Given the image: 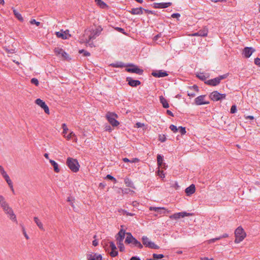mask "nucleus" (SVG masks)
<instances>
[{"mask_svg":"<svg viewBox=\"0 0 260 260\" xmlns=\"http://www.w3.org/2000/svg\"><path fill=\"white\" fill-rule=\"evenodd\" d=\"M124 242L127 244H131L130 245L131 247H136L139 249H142L143 247L141 242L134 237L132 233L129 232L127 233Z\"/></svg>","mask_w":260,"mask_h":260,"instance_id":"f257e3e1","label":"nucleus"},{"mask_svg":"<svg viewBox=\"0 0 260 260\" xmlns=\"http://www.w3.org/2000/svg\"><path fill=\"white\" fill-rule=\"evenodd\" d=\"M66 165L74 173H77L79 171L80 165L77 159L72 157H68L67 159Z\"/></svg>","mask_w":260,"mask_h":260,"instance_id":"f03ea898","label":"nucleus"},{"mask_svg":"<svg viewBox=\"0 0 260 260\" xmlns=\"http://www.w3.org/2000/svg\"><path fill=\"white\" fill-rule=\"evenodd\" d=\"M235 243H239L242 241L246 236V234L245 232L244 229L241 226L237 228L235 231Z\"/></svg>","mask_w":260,"mask_h":260,"instance_id":"7ed1b4c3","label":"nucleus"},{"mask_svg":"<svg viewBox=\"0 0 260 260\" xmlns=\"http://www.w3.org/2000/svg\"><path fill=\"white\" fill-rule=\"evenodd\" d=\"M106 117L112 126H117L119 124L118 121L116 119L118 118V115L116 113L108 112L106 114Z\"/></svg>","mask_w":260,"mask_h":260,"instance_id":"20e7f679","label":"nucleus"},{"mask_svg":"<svg viewBox=\"0 0 260 260\" xmlns=\"http://www.w3.org/2000/svg\"><path fill=\"white\" fill-rule=\"evenodd\" d=\"M125 71L128 73H135L141 75L143 74V70L139 68L137 66L133 63H128L126 65Z\"/></svg>","mask_w":260,"mask_h":260,"instance_id":"39448f33","label":"nucleus"},{"mask_svg":"<svg viewBox=\"0 0 260 260\" xmlns=\"http://www.w3.org/2000/svg\"><path fill=\"white\" fill-rule=\"evenodd\" d=\"M103 28L101 26H98L95 29H92V31H91L90 35L88 37V42L92 39H95L96 36H99Z\"/></svg>","mask_w":260,"mask_h":260,"instance_id":"423d86ee","label":"nucleus"},{"mask_svg":"<svg viewBox=\"0 0 260 260\" xmlns=\"http://www.w3.org/2000/svg\"><path fill=\"white\" fill-rule=\"evenodd\" d=\"M35 103L40 106L45 111L46 114H49V109L48 106L46 104L45 102H44L40 99H37L35 101Z\"/></svg>","mask_w":260,"mask_h":260,"instance_id":"0eeeda50","label":"nucleus"},{"mask_svg":"<svg viewBox=\"0 0 260 260\" xmlns=\"http://www.w3.org/2000/svg\"><path fill=\"white\" fill-rule=\"evenodd\" d=\"M192 214L190 213H187L186 212H182L175 213L173 215L170 216V218L171 219H177L180 218V217H184L185 216H189L191 215Z\"/></svg>","mask_w":260,"mask_h":260,"instance_id":"6e6552de","label":"nucleus"},{"mask_svg":"<svg viewBox=\"0 0 260 260\" xmlns=\"http://www.w3.org/2000/svg\"><path fill=\"white\" fill-rule=\"evenodd\" d=\"M206 95H201L197 98H196L194 100V103L197 105H207L210 103L208 101H205L204 98H205Z\"/></svg>","mask_w":260,"mask_h":260,"instance_id":"1a4fd4ad","label":"nucleus"},{"mask_svg":"<svg viewBox=\"0 0 260 260\" xmlns=\"http://www.w3.org/2000/svg\"><path fill=\"white\" fill-rule=\"evenodd\" d=\"M126 234L127 233L125 232L124 229H121L115 236L117 242H122Z\"/></svg>","mask_w":260,"mask_h":260,"instance_id":"9d476101","label":"nucleus"},{"mask_svg":"<svg viewBox=\"0 0 260 260\" xmlns=\"http://www.w3.org/2000/svg\"><path fill=\"white\" fill-rule=\"evenodd\" d=\"M151 75L155 78H161L168 76L167 72L162 70L153 71L151 73Z\"/></svg>","mask_w":260,"mask_h":260,"instance_id":"9b49d317","label":"nucleus"},{"mask_svg":"<svg viewBox=\"0 0 260 260\" xmlns=\"http://www.w3.org/2000/svg\"><path fill=\"white\" fill-rule=\"evenodd\" d=\"M128 85L133 87H136L141 84V82L138 80H134L132 78L128 77L126 78Z\"/></svg>","mask_w":260,"mask_h":260,"instance_id":"f8f14e48","label":"nucleus"},{"mask_svg":"<svg viewBox=\"0 0 260 260\" xmlns=\"http://www.w3.org/2000/svg\"><path fill=\"white\" fill-rule=\"evenodd\" d=\"M255 51V49L252 47H246L243 50L242 54L244 55L245 58H249L252 54Z\"/></svg>","mask_w":260,"mask_h":260,"instance_id":"ddd939ff","label":"nucleus"},{"mask_svg":"<svg viewBox=\"0 0 260 260\" xmlns=\"http://www.w3.org/2000/svg\"><path fill=\"white\" fill-rule=\"evenodd\" d=\"M172 5V3H153V7L155 9H163L167 8Z\"/></svg>","mask_w":260,"mask_h":260,"instance_id":"4468645a","label":"nucleus"},{"mask_svg":"<svg viewBox=\"0 0 260 260\" xmlns=\"http://www.w3.org/2000/svg\"><path fill=\"white\" fill-rule=\"evenodd\" d=\"M5 213L10 216V218L14 221H16V217L14 214L12 209L8 206V208H6V209H3Z\"/></svg>","mask_w":260,"mask_h":260,"instance_id":"2eb2a0df","label":"nucleus"},{"mask_svg":"<svg viewBox=\"0 0 260 260\" xmlns=\"http://www.w3.org/2000/svg\"><path fill=\"white\" fill-rule=\"evenodd\" d=\"M144 8L140 7L139 8H133L131 10H127V12L132 15H142Z\"/></svg>","mask_w":260,"mask_h":260,"instance_id":"dca6fc26","label":"nucleus"},{"mask_svg":"<svg viewBox=\"0 0 260 260\" xmlns=\"http://www.w3.org/2000/svg\"><path fill=\"white\" fill-rule=\"evenodd\" d=\"M209 98L214 102L220 101V93L216 90L213 91L210 94Z\"/></svg>","mask_w":260,"mask_h":260,"instance_id":"f3484780","label":"nucleus"},{"mask_svg":"<svg viewBox=\"0 0 260 260\" xmlns=\"http://www.w3.org/2000/svg\"><path fill=\"white\" fill-rule=\"evenodd\" d=\"M87 259L88 260H103V257L101 254L95 253L93 254H87Z\"/></svg>","mask_w":260,"mask_h":260,"instance_id":"a211bd4d","label":"nucleus"},{"mask_svg":"<svg viewBox=\"0 0 260 260\" xmlns=\"http://www.w3.org/2000/svg\"><path fill=\"white\" fill-rule=\"evenodd\" d=\"M219 83L220 82L217 77L208 80L205 82V84L212 86H216L219 84Z\"/></svg>","mask_w":260,"mask_h":260,"instance_id":"6ab92c4d","label":"nucleus"},{"mask_svg":"<svg viewBox=\"0 0 260 260\" xmlns=\"http://www.w3.org/2000/svg\"><path fill=\"white\" fill-rule=\"evenodd\" d=\"M195 191H196V187H195V185L193 184H191L189 186L187 187L185 190V193L187 196H191V194H192L193 193H194Z\"/></svg>","mask_w":260,"mask_h":260,"instance_id":"aec40b11","label":"nucleus"},{"mask_svg":"<svg viewBox=\"0 0 260 260\" xmlns=\"http://www.w3.org/2000/svg\"><path fill=\"white\" fill-rule=\"evenodd\" d=\"M163 157L164 156L161 154H157V165L158 167H162L165 169H166V165L165 163L163 162Z\"/></svg>","mask_w":260,"mask_h":260,"instance_id":"412c9836","label":"nucleus"},{"mask_svg":"<svg viewBox=\"0 0 260 260\" xmlns=\"http://www.w3.org/2000/svg\"><path fill=\"white\" fill-rule=\"evenodd\" d=\"M208 30L206 28L200 29L197 32L194 33L192 36H201V37H206L208 35Z\"/></svg>","mask_w":260,"mask_h":260,"instance_id":"4be33fe9","label":"nucleus"},{"mask_svg":"<svg viewBox=\"0 0 260 260\" xmlns=\"http://www.w3.org/2000/svg\"><path fill=\"white\" fill-rule=\"evenodd\" d=\"M159 101L164 108L167 109L169 108V104L168 101L162 95L159 96Z\"/></svg>","mask_w":260,"mask_h":260,"instance_id":"5701e85b","label":"nucleus"},{"mask_svg":"<svg viewBox=\"0 0 260 260\" xmlns=\"http://www.w3.org/2000/svg\"><path fill=\"white\" fill-rule=\"evenodd\" d=\"M96 5L102 9H108L109 6L102 0H94Z\"/></svg>","mask_w":260,"mask_h":260,"instance_id":"b1692460","label":"nucleus"},{"mask_svg":"<svg viewBox=\"0 0 260 260\" xmlns=\"http://www.w3.org/2000/svg\"><path fill=\"white\" fill-rule=\"evenodd\" d=\"M49 162L51 164V165L53 167V169L55 172L58 173L60 171V169L59 168L58 165L56 162H55L54 160L50 159Z\"/></svg>","mask_w":260,"mask_h":260,"instance_id":"393cba45","label":"nucleus"},{"mask_svg":"<svg viewBox=\"0 0 260 260\" xmlns=\"http://www.w3.org/2000/svg\"><path fill=\"white\" fill-rule=\"evenodd\" d=\"M12 9L13 10V12L15 17L20 22H23L24 19L21 15L18 13L14 8H12Z\"/></svg>","mask_w":260,"mask_h":260,"instance_id":"a878e982","label":"nucleus"},{"mask_svg":"<svg viewBox=\"0 0 260 260\" xmlns=\"http://www.w3.org/2000/svg\"><path fill=\"white\" fill-rule=\"evenodd\" d=\"M111 66L114 68H123L126 67V65H125L122 62H117L116 63H112L110 64Z\"/></svg>","mask_w":260,"mask_h":260,"instance_id":"bb28decb","label":"nucleus"},{"mask_svg":"<svg viewBox=\"0 0 260 260\" xmlns=\"http://www.w3.org/2000/svg\"><path fill=\"white\" fill-rule=\"evenodd\" d=\"M124 183H125V184L126 186L131 187V188H134V189L135 188V186L134 185L133 182L130 179H129L128 178H126L124 180Z\"/></svg>","mask_w":260,"mask_h":260,"instance_id":"cd10ccee","label":"nucleus"},{"mask_svg":"<svg viewBox=\"0 0 260 260\" xmlns=\"http://www.w3.org/2000/svg\"><path fill=\"white\" fill-rule=\"evenodd\" d=\"M34 221L37 224L39 228L40 229L42 230H44L43 226L42 223L40 221L39 218L37 217H35L34 218Z\"/></svg>","mask_w":260,"mask_h":260,"instance_id":"c85d7f7f","label":"nucleus"},{"mask_svg":"<svg viewBox=\"0 0 260 260\" xmlns=\"http://www.w3.org/2000/svg\"><path fill=\"white\" fill-rule=\"evenodd\" d=\"M55 34L57 38H61L62 39H67L68 37L65 35L62 31H57L55 32Z\"/></svg>","mask_w":260,"mask_h":260,"instance_id":"c756f323","label":"nucleus"},{"mask_svg":"<svg viewBox=\"0 0 260 260\" xmlns=\"http://www.w3.org/2000/svg\"><path fill=\"white\" fill-rule=\"evenodd\" d=\"M142 241L143 244L146 247H148V246L149 245L148 243H150L151 242L149 240L148 238H147L146 236H143L142 238Z\"/></svg>","mask_w":260,"mask_h":260,"instance_id":"7c9ffc66","label":"nucleus"},{"mask_svg":"<svg viewBox=\"0 0 260 260\" xmlns=\"http://www.w3.org/2000/svg\"><path fill=\"white\" fill-rule=\"evenodd\" d=\"M196 77L197 78H198L201 81H204V82L207 81L206 80L207 78L206 77V76L204 75V73H198V74L196 75Z\"/></svg>","mask_w":260,"mask_h":260,"instance_id":"2f4dec72","label":"nucleus"},{"mask_svg":"<svg viewBox=\"0 0 260 260\" xmlns=\"http://www.w3.org/2000/svg\"><path fill=\"white\" fill-rule=\"evenodd\" d=\"M149 245L147 247H149L151 249H158L159 248V247L156 245L154 242H150V243H148Z\"/></svg>","mask_w":260,"mask_h":260,"instance_id":"473e14b6","label":"nucleus"},{"mask_svg":"<svg viewBox=\"0 0 260 260\" xmlns=\"http://www.w3.org/2000/svg\"><path fill=\"white\" fill-rule=\"evenodd\" d=\"M4 178L5 179V180L6 181V182H7V183L9 185V187L10 188H12L13 183H12V181L10 179V177L8 176V175H7L6 176H5V177H4Z\"/></svg>","mask_w":260,"mask_h":260,"instance_id":"72a5a7b5","label":"nucleus"},{"mask_svg":"<svg viewBox=\"0 0 260 260\" xmlns=\"http://www.w3.org/2000/svg\"><path fill=\"white\" fill-rule=\"evenodd\" d=\"M4 178L5 179V180L6 181V182H7V183L9 185V187L10 188H12L13 183H12V181L10 179V177L8 176V175H7L6 176H5V177H4Z\"/></svg>","mask_w":260,"mask_h":260,"instance_id":"f704fd0d","label":"nucleus"},{"mask_svg":"<svg viewBox=\"0 0 260 260\" xmlns=\"http://www.w3.org/2000/svg\"><path fill=\"white\" fill-rule=\"evenodd\" d=\"M54 51L56 55H61L64 50L61 48L55 47Z\"/></svg>","mask_w":260,"mask_h":260,"instance_id":"c9c22d12","label":"nucleus"},{"mask_svg":"<svg viewBox=\"0 0 260 260\" xmlns=\"http://www.w3.org/2000/svg\"><path fill=\"white\" fill-rule=\"evenodd\" d=\"M153 258L154 259H161L165 257V255L162 254H156L153 253L152 254Z\"/></svg>","mask_w":260,"mask_h":260,"instance_id":"e433bc0d","label":"nucleus"},{"mask_svg":"<svg viewBox=\"0 0 260 260\" xmlns=\"http://www.w3.org/2000/svg\"><path fill=\"white\" fill-rule=\"evenodd\" d=\"M117 244L118 245V247L119 249V251L121 252H123L125 250V247L124 244L122 242H117Z\"/></svg>","mask_w":260,"mask_h":260,"instance_id":"4c0bfd02","label":"nucleus"},{"mask_svg":"<svg viewBox=\"0 0 260 260\" xmlns=\"http://www.w3.org/2000/svg\"><path fill=\"white\" fill-rule=\"evenodd\" d=\"M79 53L80 54L83 53V56H89L90 55V53L89 52H88L84 49L80 50L79 51Z\"/></svg>","mask_w":260,"mask_h":260,"instance_id":"58836bf2","label":"nucleus"},{"mask_svg":"<svg viewBox=\"0 0 260 260\" xmlns=\"http://www.w3.org/2000/svg\"><path fill=\"white\" fill-rule=\"evenodd\" d=\"M178 131H179V132L180 133V134L182 135H185L186 133V128L185 127H183V126H179L178 128Z\"/></svg>","mask_w":260,"mask_h":260,"instance_id":"ea45409f","label":"nucleus"},{"mask_svg":"<svg viewBox=\"0 0 260 260\" xmlns=\"http://www.w3.org/2000/svg\"><path fill=\"white\" fill-rule=\"evenodd\" d=\"M118 252L117 249L111 250V252L109 253V254L111 257H115L118 255Z\"/></svg>","mask_w":260,"mask_h":260,"instance_id":"a19ab883","label":"nucleus"},{"mask_svg":"<svg viewBox=\"0 0 260 260\" xmlns=\"http://www.w3.org/2000/svg\"><path fill=\"white\" fill-rule=\"evenodd\" d=\"M229 75V73H226L222 75H220L218 77H217V78L219 80V82H220L221 80L226 79L228 77Z\"/></svg>","mask_w":260,"mask_h":260,"instance_id":"79ce46f5","label":"nucleus"},{"mask_svg":"<svg viewBox=\"0 0 260 260\" xmlns=\"http://www.w3.org/2000/svg\"><path fill=\"white\" fill-rule=\"evenodd\" d=\"M149 210L151 211L154 210L156 212H157L159 210H166V208L164 207H150L149 208Z\"/></svg>","mask_w":260,"mask_h":260,"instance_id":"37998d69","label":"nucleus"},{"mask_svg":"<svg viewBox=\"0 0 260 260\" xmlns=\"http://www.w3.org/2000/svg\"><path fill=\"white\" fill-rule=\"evenodd\" d=\"M170 129L173 132V133H177L178 131V128L177 127V126L175 125H173V124H171L170 126Z\"/></svg>","mask_w":260,"mask_h":260,"instance_id":"c03bdc74","label":"nucleus"},{"mask_svg":"<svg viewBox=\"0 0 260 260\" xmlns=\"http://www.w3.org/2000/svg\"><path fill=\"white\" fill-rule=\"evenodd\" d=\"M30 82L31 84H35L36 86H38L39 84V82L37 78H33L31 79Z\"/></svg>","mask_w":260,"mask_h":260,"instance_id":"a18cd8bd","label":"nucleus"},{"mask_svg":"<svg viewBox=\"0 0 260 260\" xmlns=\"http://www.w3.org/2000/svg\"><path fill=\"white\" fill-rule=\"evenodd\" d=\"M237 109L236 105H232L231 108V110H230L231 113L234 114L237 112Z\"/></svg>","mask_w":260,"mask_h":260,"instance_id":"49530a36","label":"nucleus"},{"mask_svg":"<svg viewBox=\"0 0 260 260\" xmlns=\"http://www.w3.org/2000/svg\"><path fill=\"white\" fill-rule=\"evenodd\" d=\"M158 140L161 142H164L166 140V138L165 135H159L158 137Z\"/></svg>","mask_w":260,"mask_h":260,"instance_id":"de8ad7c7","label":"nucleus"},{"mask_svg":"<svg viewBox=\"0 0 260 260\" xmlns=\"http://www.w3.org/2000/svg\"><path fill=\"white\" fill-rule=\"evenodd\" d=\"M62 128H63V132L62 133L65 135L68 131V128L67 127V126L66 124L63 123L62 124Z\"/></svg>","mask_w":260,"mask_h":260,"instance_id":"09e8293b","label":"nucleus"},{"mask_svg":"<svg viewBox=\"0 0 260 260\" xmlns=\"http://www.w3.org/2000/svg\"><path fill=\"white\" fill-rule=\"evenodd\" d=\"M0 172L3 177H5V175L6 176L8 175L6 171L4 170V168L2 166H0Z\"/></svg>","mask_w":260,"mask_h":260,"instance_id":"8fccbe9b","label":"nucleus"},{"mask_svg":"<svg viewBox=\"0 0 260 260\" xmlns=\"http://www.w3.org/2000/svg\"><path fill=\"white\" fill-rule=\"evenodd\" d=\"M0 206L3 209H6V208H7V209L8 208L9 205L5 201L3 203H1V204H0Z\"/></svg>","mask_w":260,"mask_h":260,"instance_id":"3c124183","label":"nucleus"},{"mask_svg":"<svg viewBox=\"0 0 260 260\" xmlns=\"http://www.w3.org/2000/svg\"><path fill=\"white\" fill-rule=\"evenodd\" d=\"M144 12L146 13H148V14H153V15H156L157 16L158 15L155 13V11H151V10H148V9H144Z\"/></svg>","mask_w":260,"mask_h":260,"instance_id":"603ef678","label":"nucleus"},{"mask_svg":"<svg viewBox=\"0 0 260 260\" xmlns=\"http://www.w3.org/2000/svg\"><path fill=\"white\" fill-rule=\"evenodd\" d=\"M109 243H110V247L111 250L117 249V247L113 241H110L109 242Z\"/></svg>","mask_w":260,"mask_h":260,"instance_id":"864d4df0","label":"nucleus"},{"mask_svg":"<svg viewBox=\"0 0 260 260\" xmlns=\"http://www.w3.org/2000/svg\"><path fill=\"white\" fill-rule=\"evenodd\" d=\"M29 22L31 24H36L37 26H39L41 24L40 22L37 21L35 19H31Z\"/></svg>","mask_w":260,"mask_h":260,"instance_id":"5fc2aeb1","label":"nucleus"},{"mask_svg":"<svg viewBox=\"0 0 260 260\" xmlns=\"http://www.w3.org/2000/svg\"><path fill=\"white\" fill-rule=\"evenodd\" d=\"M130 192H134V191L131 190L129 188H124V189L122 190V192L123 194H127V193H128Z\"/></svg>","mask_w":260,"mask_h":260,"instance_id":"6e6d98bb","label":"nucleus"},{"mask_svg":"<svg viewBox=\"0 0 260 260\" xmlns=\"http://www.w3.org/2000/svg\"><path fill=\"white\" fill-rule=\"evenodd\" d=\"M96 235H94L93 236V238L94 239V240L92 241V245L94 246H96L98 245L99 244V242L96 239Z\"/></svg>","mask_w":260,"mask_h":260,"instance_id":"4d7b16f0","label":"nucleus"},{"mask_svg":"<svg viewBox=\"0 0 260 260\" xmlns=\"http://www.w3.org/2000/svg\"><path fill=\"white\" fill-rule=\"evenodd\" d=\"M116 30H117L118 31L123 34H125V32L124 31V29L121 27H117L115 28Z\"/></svg>","mask_w":260,"mask_h":260,"instance_id":"13d9d810","label":"nucleus"},{"mask_svg":"<svg viewBox=\"0 0 260 260\" xmlns=\"http://www.w3.org/2000/svg\"><path fill=\"white\" fill-rule=\"evenodd\" d=\"M217 240H219V238L218 237L213 238V239L209 240L208 241V243L210 244V243L215 242V241H216Z\"/></svg>","mask_w":260,"mask_h":260,"instance_id":"bf43d9fd","label":"nucleus"},{"mask_svg":"<svg viewBox=\"0 0 260 260\" xmlns=\"http://www.w3.org/2000/svg\"><path fill=\"white\" fill-rule=\"evenodd\" d=\"M61 55L65 59H67L69 58L68 54L64 51H63Z\"/></svg>","mask_w":260,"mask_h":260,"instance_id":"052dcab7","label":"nucleus"},{"mask_svg":"<svg viewBox=\"0 0 260 260\" xmlns=\"http://www.w3.org/2000/svg\"><path fill=\"white\" fill-rule=\"evenodd\" d=\"M254 63L260 67V58L257 57L254 59Z\"/></svg>","mask_w":260,"mask_h":260,"instance_id":"680f3d73","label":"nucleus"},{"mask_svg":"<svg viewBox=\"0 0 260 260\" xmlns=\"http://www.w3.org/2000/svg\"><path fill=\"white\" fill-rule=\"evenodd\" d=\"M73 136H75V135L73 132H72L66 137V138L68 140H70Z\"/></svg>","mask_w":260,"mask_h":260,"instance_id":"e2e57ef3","label":"nucleus"},{"mask_svg":"<svg viewBox=\"0 0 260 260\" xmlns=\"http://www.w3.org/2000/svg\"><path fill=\"white\" fill-rule=\"evenodd\" d=\"M180 16V14L179 13H173L171 15V17L173 18H178Z\"/></svg>","mask_w":260,"mask_h":260,"instance_id":"0e129e2a","label":"nucleus"},{"mask_svg":"<svg viewBox=\"0 0 260 260\" xmlns=\"http://www.w3.org/2000/svg\"><path fill=\"white\" fill-rule=\"evenodd\" d=\"M105 131H108L109 132H111L112 130V128H111V126L110 125H106L105 127Z\"/></svg>","mask_w":260,"mask_h":260,"instance_id":"69168bd1","label":"nucleus"},{"mask_svg":"<svg viewBox=\"0 0 260 260\" xmlns=\"http://www.w3.org/2000/svg\"><path fill=\"white\" fill-rule=\"evenodd\" d=\"M190 88L193 89L197 92L199 91V87L197 85H193V86L190 87Z\"/></svg>","mask_w":260,"mask_h":260,"instance_id":"338daca9","label":"nucleus"},{"mask_svg":"<svg viewBox=\"0 0 260 260\" xmlns=\"http://www.w3.org/2000/svg\"><path fill=\"white\" fill-rule=\"evenodd\" d=\"M129 260H141V259L139 257H138L137 256H132Z\"/></svg>","mask_w":260,"mask_h":260,"instance_id":"774afa93","label":"nucleus"}]
</instances>
